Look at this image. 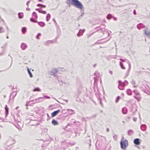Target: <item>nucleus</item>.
Returning a JSON list of instances; mask_svg holds the SVG:
<instances>
[{"mask_svg": "<svg viewBox=\"0 0 150 150\" xmlns=\"http://www.w3.org/2000/svg\"><path fill=\"white\" fill-rule=\"evenodd\" d=\"M67 3L69 4H71L79 9L84 8L82 4L78 0H67Z\"/></svg>", "mask_w": 150, "mask_h": 150, "instance_id": "nucleus-1", "label": "nucleus"}, {"mask_svg": "<svg viewBox=\"0 0 150 150\" xmlns=\"http://www.w3.org/2000/svg\"><path fill=\"white\" fill-rule=\"evenodd\" d=\"M140 88L144 93L147 94L148 95H150V88L148 85L146 84H143L142 86L140 87Z\"/></svg>", "mask_w": 150, "mask_h": 150, "instance_id": "nucleus-2", "label": "nucleus"}, {"mask_svg": "<svg viewBox=\"0 0 150 150\" xmlns=\"http://www.w3.org/2000/svg\"><path fill=\"white\" fill-rule=\"evenodd\" d=\"M133 92L135 94L133 96L138 101H140L141 99V96L138 91L137 90H134Z\"/></svg>", "mask_w": 150, "mask_h": 150, "instance_id": "nucleus-3", "label": "nucleus"}, {"mask_svg": "<svg viewBox=\"0 0 150 150\" xmlns=\"http://www.w3.org/2000/svg\"><path fill=\"white\" fill-rule=\"evenodd\" d=\"M121 148L122 149H125L128 146V142L127 140L125 139L123 141H121L120 142Z\"/></svg>", "mask_w": 150, "mask_h": 150, "instance_id": "nucleus-4", "label": "nucleus"}, {"mask_svg": "<svg viewBox=\"0 0 150 150\" xmlns=\"http://www.w3.org/2000/svg\"><path fill=\"white\" fill-rule=\"evenodd\" d=\"M58 72V69L56 68H53L52 71L49 72L50 74L52 76H53L54 77H57V73Z\"/></svg>", "mask_w": 150, "mask_h": 150, "instance_id": "nucleus-5", "label": "nucleus"}, {"mask_svg": "<svg viewBox=\"0 0 150 150\" xmlns=\"http://www.w3.org/2000/svg\"><path fill=\"white\" fill-rule=\"evenodd\" d=\"M15 143V142L14 140L13 139L11 138H9L7 140L6 144L8 146H9Z\"/></svg>", "mask_w": 150, "mask_h": 150, "instance_id": "nucleus-6", "label": "nucleus"}, {"mask_svg": "<svg viewBox=\"0 0 150 150\" xmlns=\"http://www.w3.org/2000/svg\"><path fill=\"white\" fill-rule=\"evenodd\" d=\"M120 60L122 62H125L127 63L129 65V69L128 70V72H129L131 69V64L128 60L127 59H120Z\"/></svg>", "mask_w": 150, "mask_h": 150, "instance_id": "nucleus-7", "label": "nucleus"}, {"mask_svg": "<svg viewBox=\"0 0 150 150\" xmlns=\"http://www.w3.org/2000/svg\"><path fill=\"white\" fill-rule=\"evenodd\" d=\"M119 85L118 88L120 90H123L124 89L125 86L122 83V81L120 80H119L118 81Z\"/></svg>", "mask_w": 150, "mask_h": 150, "instance_id": "nucleus-8", "label": "nucleus"}, {"mask_svg": "<svg viewBox=\"0 0 150 150\" xmlns=\"http://www.w3.org/2000/svg\"><path fill=\"white\" fill-rule=\"evenodd\" d=\"M141 140L139 138H136L134 140V143L137 145H139L141 142Z\"/></svg>", "mask_w": 150, "mask_h": 150, "instance_id": "nucleus-9", "label": "nucleus"}, {"mask_svg": "<svg viewBox=\"0 0 150 150\" xmlns=\"http://www.w3.org/2000/svg\"><path fill=\"white\" fill-rule=\"evenodd\" d=\"M137 28L139 30L142 28H146L145 26L142 23H140L137 24Z\"/></svg>", "mask_w": 150, "mask_h": 150, "instance_id": "nucleus-10", "label": "nucleus"}, {"mask_svg": "<svg viewBox=\"0 0 150 150\" xmlns=\"http://www.w3.org/2000/svg\"><path fill=\"white\" fill-rule=\"evenodd\" d=\"M60 111V110H58L52 112L51 114V117H53L56 116Z\"/></svg>", "mask_w": 150, "mask_h": 150, "instance_id": "nucleus-11", "label": "nucleus"}, {"mask_svg": "<svg viewBox=\"0 0 150 150\" xmlns=\"http://www.w3.org/2000/svg\"><path fill=\"white\" fill-rule=\"evenodd\" d=\"M148 30H149V29L146 27L143 30L144 33L146 36H148L150 34V31H148Z\"/></svg>", "mask_w": 150, "mask_h": 150, "instance_id": "nucleus-12", "label": "nucleus"}, {"mask_svg": "<svg viewBox=\"0 0 150 150\" xmlns=\"http://www.w3.org/2000/svg\"><path fill=\"white\" fill-rule=\"evenodd\" d=\"M105 26L102 25L97 27L95 28V29L97 31L99 30H101L105 28Z\"/></svg>", "mask_w": 150, "mask_h": 150, "instance_id": "nucleus-13", "label": "nucleus"}, {"mask_svg": "<svg viewBox=\"0 0 150 150\" xmlns=\"http://www.w3.org/2000/svg\"><path fill=\"white\" fill-rule=\"evenodd\" d=\"M27 47V45L24 43H22L21 44V47L23 50H25Z\"/></svg>", "mask_w": 150, "mask_h": 150, "instance_id": "nucleus-14", "label": "nucleus"}, {"mask_svg": "<svg viewBox=\"0 0 150 150\" xmlns=\"http://www.w3.org/2000/svg\"><path fill=\"white\" fill-rule=\"evenodd\" d=\"M85 30L80 29L79 32L77 34V36L78 37H80L83 35V34Z\"/></svg>", "mask_w": 150, "mask_h": 150, "instance_id": "nucleus-15", "label": "nucleus"}, {"mask_svg": "<svg viewBox=\"0 0 150 150\" xmlns=\"http://www.w3.org/2000/svg\"><path fill=\"white\" fill-rule=\"evenodd\" d=\"M50 97L49 96L44 95L43 97H40L38 98H36L35 99V101H37L39 99H43L44 98H47V99H50Z\"/></svg>", "mask_w": 150, "mask_h": 150, "instance_id": "nucleus-16", "label": "nucleus"}, {"mask_svg": "<svg viewBox=\"0 0 150 150\" xmlns=\"http://www.w3.org/2000/svg\"><path fill=\"white\" fill-rule=\"evenodd\" d=\"M56 42V40H48L45 43V45H47L50 43H54Z\"/></svg>", "mask_w": 150, "mask_h": 150, "instance_id": "nucleus-17", "label": "nucleus"}, {"mask_svg": "<svg viewBox=\"0 0 150 150\" xmlns=\"http://www.w3.org/2000/svg\"><path fill=\"white\" fill-rule=\"evenodd\" d=\"M141 129L143 131H145L146 129V126L145 124H142L140 126Z\"/></svg>", "mask_w": 150, "mask_h": 150, "instance_id": "nucleus-18", "label": "nucleus"}, {"mask_svg": "<svg viewBox=\"0 0 150 150\" xmlns=\"http://www.w3.org/2000/svg\"><path fill=\"white\" fill-rule=\"evenodd\" d=\"M5 109V115L6 117H7L8 114V108L7 107V105H6Z\"/></svg>", "mask_w": 150, "mask_h": 150, "instance_id": "nucleus-19", "label": "nucleus"}, {"mask_svg": "<svg viewBox=\"0 0 150 150\" xmlns=\"http://www.w3.org/2000/svg\"><path fill=\"white\" fill-rule=\"evenodd\" d=\"M51 122L52 124L54 125H59L58 122L54 119L52 120Z\"/></svg>", "mask_w": 150, "mask_h": 150, "instance_id": "nucleus-20", "label": "nucleus"}, {"mask_svg": "<svg viewBox=\"0 0 150 150\" xmlns=\"http://www.w3.org/2000/svg\"><path fill=\"white\" fill-rule=\"evenodd\" d=\"M38 24L41 27H43L45 26V23L42 21L38 22Z\"/></svg>", "mask_w": 150, "mask_h": 150, "instance_id": "nucleus-21", "label": "nucleus"}, {"mask_svg": "<svg viewBox=\"0 0 150 150\" xmlns=\"http://www.w3.org/2000/svg\"><path fill=\"white\" fill-rule=\"evenodd\" d=\"M122 112L123 114H127V109L126 107H123L122 109Z\"/></svg>", "mask_w": 150, "mask_h": 150, "instance_id": "nucleus-22", "label": "nucleus"}, {"mask_svg": "<svg viewBox=\"0 0 150 150\" xmlns=\"http://www.w3.org/2000/svg\"><path fill=\"white\" fill-rule=\"evenodd\" d=\"M109 40V39H108L105 41H104L101 42H99L98 41L94 43V45H96V44H103V43H104L106 42H107Z\"/></svg>", "mask_w": 150, "mask_h": 150, "instance_id": "nucleus-23", "label": "nucleus"}, {"mask_svg": "<svg viewBox=\"0 0 150 150\" xmlns=\"http://www.w3.org/2000/svg\"><path fill=\"white\" fill-rule=\"evenodd\" d=\"M35 10L37 11H38V12L40 13L44 14H45L46 13V11L40 10L39 8H36Z\"/></svg>", "mask_w": 150, "mask_h": 150, "instance_id": "nucleus-24", "label": "nucleus"}, {"mask_svg": "<svg viewBox=\"0 0 150 150\" xmlns=\"http://www.w3.org/2000/svg\"><path fill=\"white\" fill-rule=\"evenodd\" d=\"M51 15L50 13H48L47 14V15L46 16V21L47 22H48L49 21L51 18Z\"/></svg>", "mask_w": 150, "mask_h": 150, "instance_id": "nucleus-25", "label": "nucleus"}, {"mask_svg": "<svg viewBox=\"0 0 150 150\" xmlns=\"http://www.w3.org/2000/svg\"><path fill=\"white\" fill-rule=\"evenodd\" d=\"M17 93L16 92H12V93L11 94L10 96V99H10V98L11 97V96H13V97H12V98H14L16 95Z\"/></svg>", "mask_w": 150, "mask_h": 150, "instance_id": "nucleus-26", "label": "nucleus"}, {"mask_svg": "<svg viewBox=\"0 0 150 150\" xmlns=\"http://www.w3.org/2000/svg\"><path fill=\"white\" fill-rule=\"evenodd\" d=\"M127 93L128 95H131L132 93V91L130 89H128L127 90Z\"/></svg>", "mask_w": 150, "mask_h": 150, "instance_id": "nucleus-27", "label": "nucleus"}, {"mask_svg": "<svg viewBox=\"0 0 150 150\" xmlns=\"http://www.w3.org/2000/svg\"><path fill=\"white\" fill-rule=\"evenodd\" d=\"M18 18L21 19L23 18V13L19 12L18 14Z\"/></svg>", "mask_w": 150, "mask_h": 150, "instance_id": "nucleus-28", "label": "nucleus"}, {"mask_svg": "<svg viewBox=\"0 0 150 150\" xmlns=\"http://www.w3.org/2000/svg\"><path fill=\"white\" fill-rule=\"evenodd\" d=\"M27 71L28 72V74H29L30 75V77H33V75H32V73L30 71L29 69V68H28L27 69Z\"/></svg>", "mask_w": 150, "mask_h": 150, "instance_id": "nucleus-29", "label": "nucleus"}, {"mask_svg": "<svg viewBox=\"0 0 150 150\" xmlns=\"http://www.w3.org/2000/svg\"><path fill=\"white\" fill-rule=\"evenodd\" d=\"M22 32L23 34H25L26 31V28L25 27H23L22 28Z\"/></svg>", "mask_w": 150, "mask_h": 150, "instance_id": "nucleus-30", "label": "nucleus"}, {"mask_svg": "<svg viewBox=\"0 0 150 150\" xmlns=\"http://www.w3.org/2000/svg\"><path fill=\"white\" fill-rule=\"evenodd\" d=\"M56 78H55L56 80H57L59 82H61L62 83H63V81H62L61 79V77L60 76H57V77H56Z\"/></svg>", "mask_w": 150, "mask_h": 150, "instance_id": "nucleus-31", "label": "nucleus"}, {"mask_svg": "<svg viewBox=\"0 0 150 150\" xmlns=\"http://www.w3.org/2000/svg\"><path fill=\"white\" fill-rule=\"evenodd\" d=\"M133 133V131L132 130H131V129L129 130L128 131L127 134H128L129 136L131 135V134Z\"/></svg>", "mask_w": 150, "mask_h": 150, "instance_id": "nucleus-32", "label": "nucleus"}, {"mask_svg": "<svg viewBox=\"0 0 150 150\" xmlns=\"http://www.w3.org/2000/svg\"><path fill=\"white\" fill-rule=\"evenodd\" d=\"M141 71H136L135 72L134 74L136 76H139L141 73Z\"/></svg>", "mask_w": 150, "mask_h": 150, "instance_id": "nucleus-33", "label": "nucleus"}, {"mask_svg": "<svg viewBox=\"0 0 150 150\" xmlns=\"http://www.w3.org/2000/svg\"><path fill=\"white\" fill-rule=\"evenodd\" d=\"M30 21L31 22H34V23H37L38 22L37 20L35 19L34 18H30Z\"/></svg>", "mask_w": 150, "mask_h": 150, "instance_id": "nucleus-34", "label": "nucleus"}, {"mask_svg": "<svg viewBox=\"0 0 150 150\" xmlns=\"http://www.w3.org/2000/svg\"><path fill=\"white\" fill-rule=\"evenodd\" d=\"M96 116L97 114H94L88 117V118L89 119L94 118H96Z\"/></svg>", "mask_w": 150, "mask_h": 150, "instance_id": "nucleus-35", "label": "nucleus"}, {"mask_svg": "<svg viewBox=\"0 0 150 150\" xmlns=\"http://www.w3.org/2000/svg\"><path fill=\"white\" fill-rule=\"evenodd\" d=\"M33 91H41L40 89L38 87H36L33 90Z\"/></svg>", "mask_w": 150, "mask_h": 150, "instance_id": "nucleus-36", "label": "nucleus"}, {"mask_svg": "<svg viewBox=\"0 0 150 150\" xmlns=\"http://www.w3.org/2000/svg\"><path fill=\"white\" fill-rule=\"evenodd\" d=\"M128 81L126 80L124 82H122V83L125 86L127 85L128 84Z\"/></svg>", "mask_w": 150, "mask_h": 150, "instance_id": "nucleus-37", "label": "nucleus"}, {"mask_svg": "<svg viewBox=\"0 0 150 150\" xmlns=\"http://www.w3.org/2000/svg\"><path fill=\"white\" fill-rule=\"evenodd\" d=\"M33 16L36 19L38 18V16L35 12H33L32 13Z\"/></svg>", "mask_w": 150, "mask_h": 150, "instance_id": "nucleus-38", "label": "nucleus"}, {"mask_svg": "<svg viewBox=\"0 0 150 150\" xmlns=\"http://www.w3.org/2000/svg\"><path fill=\"white\" fill-rule=\"evenodd\" d=\"M112 17V16L111 14H109L107 16L106 18L108 19H110Z\"/></svg>", "mask_w": 150, "mask_h": 150, "instance_id": "nucleus-39", "label": "nucleus"}, {"mask_svg": "<svg viewBox=\"0 0 150 150\" xmlns=\"http://www.w3.org/2000/svg\"><path fill=\"white\" fill-rule=\"evenodd\" d=\"M120 65L122 69H125V67L124 66L122 62H120Z\"/></svg>", "mask_w": 150, "mask_h": 150, "instance_id": "nucleus-40", "label": "nucleus"}, {"mask_svg": "<svg viewBox=\"0 0 150 150\" xmlns=\"http://www.w3.org/2000/svg\"><path fill=\"white\" fill-rule=\"evenodd\" d=\"M120 96H117V97L116 98L115 100V102L116 103H117L118 102V101H119V99H120Z\"/></svg>", "mask_w": 150, "mask_h": 150, "instance_id": "nucleus-41", "label": "nucleus"}, {"mask_svg": "<svg viewBox=\"0 0 150 150\" xmlns=\"http://www.w3.org/2000/svg\"><path fill=\"white\" fill-rule=\"evenodd\" d=\"M41 35V34L40 33H38L36 36V38L37 39H39V37Z\"/></svg>", "mask_w": 150, "mask_h": 150, "instance_id": "nucleus-42", "label": "nucleus"}, {"mask_svg": "<svg viewBox=\"0 0 150 150\" xmlns=\"http://www.w3.org/2000/svg\"><path fill=\"white\" fill-rule=\"evenodd\" d=\"M83 8H82V9H81V16H83L84 14V10H83Z\"/></svg>", "mask_w": 150, "mask_h": 150, "instance_id": "nucleus-43", "label": "nucleus"}, {"mask_svg": "<svg viewBox=\"0 0 150 150\" xmlns=\"http://www.w3.org/2000/svg\"><path fill=\"white\" fill-rule=\"evenodd\" d=\"M94 86H97V81L96 79V78L95 77L94 78Z\"/></svg>", "mask_w": 150, "mask_h": 150, "instance_id": "nucleus-44", "label": "nucleus"}, {"mask_svg": "<svg viewBox=\"0 0 150 150\" xmlns=\"http://www.w3.org/2000/svg\"><path fill=\"white\" fill-rule=\"evenodd\" d=\"M113 138L116 141L117 139V135L115 134L113 136Z\"/></svg>", "mask_w": 150, "mask_h": 150, "instance_id": "nucleus-45", "label": "nucleus"}, {"mask_svg": "<svg viewBox=\"0 0 150 150\" xmlns=\"http://www.w3.org/2000/svg\"><path fill=\"white\" fill-rule=\"evenodd\" d=\"M4 32V30H3V28L2 27H0V33H2Z\"/></svg>", "mask_w": 150, "mask_h": 150, "instance_id": "nucleus-46", "label": "nucleus"}, {"mask_svg": "<svg viewBox=\"0 0 150 150\" xmlns=\"http://www.w3.org/2000/svg\"><path fill=\"white\" fill-rule=\"evenodd\" d=\"M36 101H37V102H42L43 101V99H39Z\"/></svg>", "mask_w": 150, "mask_h": 150, "instance_id": "nucleus-47", "label": "nucleus"}, {"mask_svg": "<svg viewBox=\"0 0 150 150\" xmlns=\"http://www.w3.org/2000/svg\"><path fill=\"white\" fill-rule=\"evenodd\" d=\"M94 74L98 77H99L100 76V74L96 72Z\"/></svg>", "mask_w": 150, "mask_h": 150, "instance_id": "nucleus-48", "label": "nucleus"}, {"mask_svg": "<svg viewBox=\"0 0 150 150\" xmlns=\"http://www.w3.org/2000/svg\"><path fill=\"white\" fill-rule=\"evenodd\" d=\"M131 83L133 84V85H134V84H135V81L133 80H132L131 81Z\"/></svg>", "mask_w": 150, "mask_h": 150, "instance_id": "nucleus-49", "label": "nucleus"}, {"mask_svg": "<svg viewBox=\"0 0 150 150\" xmlns=\"http://www.w3.org/2000/svg\"><path fill=\"white\" fill-rule=\"evenodd\" d=\"M53 20L54 21L55 24L56 26H57L58 25H57V23L56 21H55V19L54 18L53 19Z\"/></svg>", "mask_w": 150, "mask_h": 150, "instance_id": "nucleus-50", "label": "nucleus"}, {"mask_svg": "<svg viewBox=\"0 0 150 150\" xmlns=\"http://www.w3.org/2000/svg\"><path fill=\"white\" fill-rule=\"evenodd\" d=\"M42 7H40V8L41 9V8H45V7H46V5L42 4Z\"/></svg>", "mask_w": 150, "mask_h": 150, "instance_id": "nucleus-51", "label": "nucleus"}, {"mask_svg": "<svg viewBox=\"0 0 150 150\" xmlns=\"http://www.w3.org/2000/svg\"><path fill=\"white\" fill-rule=\"evenodd\" d=\"M30 2V0L28 1H27V3H26V5H27V6H29V4Z\"/></svg>", "mask_w": 150, "mask_h": 150, "instance_id": "nucleus-52", "label": "nucleus"}, {"mask_svg": "<svg viewBox=\"0 0 150 150\" xmlns=\"http://www.w3.org/2000/svg\"><path fill=\"white\" fill-rule=\"evenodd\" d=\"M67 110L69 111H70V112H74V110L72 109H67Z\"/></svg>", "mask_w": 150, "mask_h": 150, "instance_id": "nucleus-53", "label": "nucleus"}, {"mask_svg": "<svg viewBox=\"0 0 150 150\" xmlns=\"http://www.w3.org/2000/svg\"><path fill=\"white\" fill-rule=\"evenodd\" d=\"M133 14L134 15H136L137 14L136 12L135 9H134L133 11Z\"/></svg>", "mask_w": 150, "mask_h": 150, "instance_id": "nucleus-54", "label": "nucleus"}, {"mask_svg": "<svg viewBox=\"0 0 150 150\" xmlns=\"http://www.w3.org/2000/svg\"><path fill=\"white\" fill-rule=\"evenodd\" d=\"M62 70H61V71H66V69H64L63 68H62Z\"/></svg>", "mask_w": 150, "mask_h": 150, "instance_id": "nucleus-55", "label": "nucleus"}, {"mask_svg": "<svg viewBox=\"0 0 150 150\" xmlns=\"http://www.w3.org/2000/svg\"><path fill=\"white\" fill-rule=\"evenodd\" d=\"M133 119L134 121L135 122L137 121V118L136 117H134L133 118Z\"/></svg>", "mask_w": 150, "mask_h": 150, "instance_id": "nucleus-56", "label": "nucleus"}, {"mask_svg": "<svg viewBox=\"0 0 150 150\" xmlns=\"http://www.w3.org/2000/svg\"><path fill=\"white\" fill-rule=\"evenodd\" d=\"M69 144H70L71 145H74L75 144L74 142L72 143H71V142H70V143H69Z\"/></svg>", "mask_w": 150, "mask_h": 150, "instance_id": "nucleus-57", "label": "nucleus"}, {"mask_svg": "<svg viewBox=\"0 0 150 150\" xmlns=\"http://www.w3.org/2000/svg\"><path fill=\"white\" fill-rule=\"evenodd\" d=\"M30 102V101H29V102H27V103H26V105H25L26 106H27L28 105V103Z\"/></svg>", "mask_w": 150, "mask_h": 150, "instance_id": "nucleus-58", "label": "nucleus"}, {"mask_svg": "<svg viewBox=\"0 0 150 150\" xmlns=\"http://www.w3.org/2000/svg\"><path fill=\"white\" fill-rule=\"evenodd\" d=\"M30 9L29 8H26V10L27 11H30Z\"/></svg>", "mask_w": 150, "mask_h": 150, "instance_id": "nucleus-59", "label": "nucleus"}, {"mask_svg": "<svg viewBox=\"0 0 150 150\" xmlns=\"http://www.w3.org/2000/svg\"><path fill=\"white\" fill-rule=\"evenodd\" d=\"M66 10L65 9H64L62 10L61 13H62L63 12H66Z\"/></svg>", "mask_w": 150, "mask_h": 150, "instance_id": "nucleus-60", "label": "nucleus"}, {"mask_svg": "<svg viewBox=\"0 0 150 150\" xmlns=\"http://www.w3.org/2000/svg\"><path fill=\"white\" fill-rule=\"evenodd\" d=\"M109 72L111 74H112L113 73V72L112 71H109Z\"/></svg>", "mask_w": 150, "mask_h": 150, "instance_id": "nucleus-61", "label": "nucleus"}, {"mask_svg": "<svg viewBox=\"0 0 150 150\" xmlns=\"http://www.w3.org/2000/svg\"><path fill=\"white\" fill-rule=\"evenodd\" d=\"M4 52H1V53H0V56L4 54Z\"/></svg>", "mask_w": 150, "mask_h": 150, "instance_id": "nucleus-62", "label": "nucleus"}, {"mask_svg": "<svg viewBox=\"0 0 150 150\" xmlns=\"http://www.w3.org/2000/svg\"><path fill=\"white\" fill-rule=\"evenodd\" d=\"M113 19L115 21H116L117 20V18L115 17H114L113 18Z\"/></svg>", "mask_w": 150, "mask_h": 150, "instance_id": "nucleus-63", "label": "nucleus"}, {"mask_svg": "<svg viewBox=\"0 0 150 150\" xmlns=\"http://www.w3.org/2000/svg\"><path fill=\"white\" fill-rule=\"evenodd\" d=\"M104 32H106V33H108V31L107 29H104Z\"/></svg>", "mask_w": 150, "mask_h": 150, "instance_id": "nucleus-64", "label": "nucleus"}]
</instances>
